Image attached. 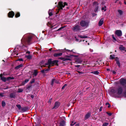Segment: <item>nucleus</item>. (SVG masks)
<instances>
[{
  "instance_id": "nucleus-16",
  "label": "nucleus",
  "mask_w": 126,
  "mask_h": 126,
  "mask_svg": "<svg viewBox=\"0 0 126 126\" xmlns=\"http://www.w3.org/2000/svg\"><path fill=\"white\" fill-rule=\"evenodd\" d=\"M9 96L11 98H15L16 97V94L15 92L11 93L10 94Z\"/></svg>"
},
{
  "instance_id": "nucleus-30",
  "label": "nucleus",
  "mask_w": 126,
  "mask_h": 126,
  "mask_svg": "<svg viewBox=\"0 0 126 126\" xmlns=\"http://www.w3.org/2000/svg\"><path fill=\"white\" fill-rule=\"evenodd\" d=\"M91 73L94 74L98 75L99 74V72L97 71H95L92 72Z\"/></svg>"
},
{
  "instance_id": "nucleus-42",
  "label": "nucleus",
  "mask_w": 126,
  "mask_h": 126,
  "mask_svg": "<svg viewBox=\"0 0 126 126\" xmlns=\"http://www.w3.org/2000/svg\"><path fill=\"white\" fill-rule=\"evenodd\" d=\"M52 100V98H49L48 101V103L50 104V105L51 103V100Z\"/></svg>"
},
{
  "instance_id": "nucleus-26",
  "label": "nucleus",
  "mask_w": 126,
  "mask_h": 126,
  "mask_svg": "<svg viewBox=\"0 0 126 126\" xmlns=\"http://www.w3.org/2000/svg\"><path fill=\"white\" fill-rule=\"evenodd\" d=\"M20 16V14L19 12H17L16 13L15 16L16 18H17Z\"/></svg>"
},
{
  "instance_id": "nucleus-8",
  "label": "nucleus",
  "mask_w": 126,
  "mask_h": 126,
  "mask_svg": "<svg viewBox=\"0 0 126 126\" xmlns=\"http://www.w3.org/2000/svg\"><path fill=\"white\" fill-rule=\"evenodd\" d=\"M60 105V102L58 101L56 102L55 103L54 106L52 108V109H53L58 108L59 107Z\"/></svg>"
},
{
  "instance_id": "nucleus-50",
  "label": "nucleus",
  "mask_w": 126,
  "mask_h": 126,
  "mask_svg": "<svg viewBox=\"0 0 126 126\" xmlns=\"http://www.w3.org/2000/svg\"><path fill=\"white\" fill-rule=\"evenodd\" d=\"M71 123H72L70 124V126H73L76 124V123L75 122L74 124H73L74 123L73 121H72Z\"/></svg>"
},
{
  "instance_id": "nucleus-35",
  "label": "nucleus",
  "mask_w": 126,
  "mask_h": 126,
  "mask_svg": "<svg viewBox=\"0 0 126 126\" xmlns=\"http://www.w3.org/2000/svg\"><path fill=\"white\" fill-rule=\"evenodd\" d=\"M16 107L18 108L19 110H21V105H16Z\"/></svg>"
},
{
  "instance_id": "nucleus-10",
  "label": "nucleus",
  "mask_w": 126,
  "mask_h": 126,
  "mask_svg": "<svg viewBox=\"0 0 126 126\" xmlns=\"http://www.w3.org/2000/svg\"><path fill=\"white\" fill-rule=\"evenodd\" d=\"M15 15V13L12 11H10L8 13V16L9 18H13Z\"/></svg>"
},
{
  "instance_id": "nucleus-48",
  "label": "nucleus",
  "mask_w": 126,
  "mask_h": 126,
  "mask_svg": "<svg viewBox=\"0 0 126 126\" xmlns=\"http://www.w3.org/2000/svg\"><path fill=\"white\" fill-rule=\"evenodd\" d=\"M106 113L108 114L109 116H110L112 115V113H109L108 112H106Z\"/></svg>"
},
{
  "instance_id": "nucleus-23",
  "label": "nucleus",
  "mask_w": 126,
  "mask_h": 126,
  "mask_svg": "<svg viewBox=\"0 0 126 126\" xmlns=\"http://www.w3.org/2000/svg\"><path fill=\"white\" fill-rule=\"evenodd\" d=\"M49 15V16H51L53 15L52 13V10L49 9L48 12Z\"/></svg>"
},
{
  "instance_id": "nucleus-38",
  "label": "nucleus",
  "mask_w": 126,
  "mask_h": 126,
  "mask_svg": "<svg viewBox=\"0 0 126 126\" xmlns=\"http://www.w3.org/2000/svg\"><path fill=\"white\" fill-rule=\"evenodd\" d=\"M47 63H45V65H48V68H47L48 69H49V70L50 69V67L51 66H52V65L51 64H47V65H46V64Z\"/></svg>"
},
{
  "instance_id": "nucleus-9",
  "label": "nucleus",
  "mask_w": 126,
  "mask_h": 126,
  "mask_svg": "<svg viewBox=\"0 0 126 126\" xmlns=\"http://www.w3.org/2000/svg\"><path fill=\"white\" fill-rule=\"evenodd\" d=\"M115 33L118 37L121 36L122 35V32L121 30H116Z\"/></svg>"
},
{
  "instance_id": "nucleus-53",
  "label": "nucleus",
  "mask_w": 126,
  "mask_h": 126,
  "mask_svg": "<svg viewBox=\"0 0 126 126\" xmlns=\"http://www.w3.org/2000/svg\"><path fill=\"white\" fill-rule=\"evenodd\" d=\"M112 37L113 39L115 41H116V39L114 37V36L113 35H112Z\"/></svg>"
},
{
  "instance_id": "nucleus-6",
  "label": "nucleus",
  "mask_w": 126,
  "mask_h": 126,
  "mask_svg": "<svg viewBox=\"0 0 126 126\" xmlns=\"http://www.w3.org/2000/svg\"><path fill=\"white\" fill-rule=\"evenodd\" d=\"M73 30L74 32H79L81 30V28L79 26L76 25L73 27Z\"/></svg>"
},
{
  "instance_id": "nucleus-56",
  "label": "nucleus",
  "mask_w": 126,
  "mask_h": 126,
  "mask_svg": "<svg viewBox=\"0 0 126 126\" xmlns=\"http://www.w3.org/2000/svg\"><path fill=\"white\" fill-rule=\"evenodd\" d=\"M82 94V92L81 91H80L78 94L79 95Z\"/></svg>"
},
{
  "instance_id": "nucleus-55",
  "label": "nucleus",
  "mask_w": 126,
  "mask_h": 126,
  "mask_svg": "<svg viewBox=\"0 0 126 126\" xmlns=\"http://www.w3.org/2000/svg\"><path fill=\"white\" fill-rule=\"evenodd\" d=\"M116 59H115V60L116 61V62L118 61H119V59L117 57H116Z\"/></svg>"
},
{
  "instance_id": "nucleus-51",
  "label": "nucleus",
  "mask_w": 126,
  "mask_h": 126,
  "mask_svg": "<svg viewBox=\"0 0 126 126\" xmlns=\"http://www.w3.org/2000/svg\"><path fill=\"white\" fill-rule=\"evenodd\" d=\"M64 27H62L60 28H59V29H58L57 30V31H59L61 30L62 29H63L64 28Z\"/></svg>"
},
{
  "instance_id": "nucleus-43",
  "label": "nucleus",
  "mask_w": 126,
  "mask_h": 126,
  "mask_svg": "<svg viewBox=\"0 0 126 126\" xmlns=\"http://www.w3.org/2000/svg\"><path fill=\"white\" fill-rule=\"evenodd\" d=\"M106 105H108V108H110L111 106L110 105V104L109 103V102L106 103Z\"/></svg>"
},
{
  "instance_id": "nucleus-62",
  "label": "nucleus",
  "mask_w": 126,
  "mask_h": 126,
  "mask_svg": "<svg viewBox=\"0 0 126 126\" xmlns=\"http://www.w3.org/2000/svg\"><path fill=\"white\" fill-rule=\"evenodd\" d=\"M49 69H48L47 68L46 69H45V72H46V71H49Z\"/></svg>"
},
{
  "instance_id": "nucleus-22",
  "label": "nucleus",
  "mask_w": 126,
  "mask_h": 126,
  "mask_svg": "<svg viewBox=\"0 0 126 126\" xmlns=\"http://www.w3.org/2000/svg\"><path fill=\"white\" fill-rule=\"evenodd\" d=\"M111 92L113 94V95L114 97H115V96L114 95H117V94H115L116 92V90L114 89H112L111 91Z\"/></svg>"
},
{
  "instance_id": "nucleus-45",
  "label": "nucleus",
  "mask_w": 126,
  "mask_h": 126,
  "mask_svg": "<svg viewBox=\"0 0 126 126\" xmlns=\"http://www.w3.org/2000/svg\"><path fill=\"white\" fill-rule=\"evenodd\" d=\"M109 123H105L103 124L102 126H107V125H108Z\"/></svg>"
},
{
  "instance_id": "nucleus-14",
  "label": "nucleus",
  "mask_w": 126,
  "mask_h": 126,
  "mask_svg": "<svg viewBox=\"0 0 126 126\" xmlns=\"http://www.w3.org/2000/svg\"><path fill=\"white\" fill-rule=\"evenodd\" d=\"M3 74H0V77L1 79L4 82H5L7 81V78L5 77H3Z\"/></svg>"
},
{
  "instance_id": "nucleus-57",
  "label": "nucleus",
  "mask_w": 126,
  "mask_h": 126,
  "mask_svg": "<svg viewBox=\"0 0 126 126\" xmlns=\"http://www.w3.org/2000/svg\"><path fill=\"white\" fill-rule=\"evenodd\" d=\"M17 61H23V60L22 58H20L17 60Z\"/></svg>"
},
{
  "instance_id": "nucleus-7",
  "label": "nucleus",
  "mask_w": 126,
  "mask_h": 126,
  "mask_svg": "<svg viewBox=\"0 0 126 126\" xmlns=\"http://www.w3.org/2000/svg\"><path fill=\"white\" fill-rule=\"evenodd\" d=\"M120 82L122 86H124L126 84V80L125 79L122 78L120 80Z\"/></svg>"
},
{
  "instance_id": "nucleus-64",
  "label": "nucleus",
  "mask_w": 126,
  "mask_h": 126,
  "mask_svg": "<svg viewBox=\"0 0 126 126\" xmlns=\"http://www.w3.org/2000/svg\"><path fill=\"white\" fill-rule=\"evenodd\" d=\"M34 96L33 95H31V97L32 99L34 98Z\"/></svg>"
},
{
  "instance_id": "nucleus-12",
  "label": "nucleus",
  "mask_w": 126,
  "mask_h": 126,
  "mask_svg": "<svg viewBox=\"0 0 126 126\" xmlns=\"http://www.w3.org/2000/svg\"><path fill=\"white\" fill-rule=\"evenodd\" d=\"M73 49L72 50H70L68 49H66L65 48H64V49L62 50L60 52H72L74 53H76V52H74L73 51Z\"/></svg>"
},
{
  "instance_id": "nucleus-63",
  "label": "nucleus",
  "mask_w": 126,
  "mask_h": 126,
  "mask_svg": "<svg viewBox=\"0 0 126 126\" xmlns=\"http://www.w3.org/2000/svg\"><path fill=\"white\" fill-rule=\"evenodd\" d=\"M112 73L113 74H115L116 73V71H113L112 72Z\"/></svg>"
},
{
  "instance_id": "nucleus-1",
  "label": "nucleus",
  "mask_w": 126,
  "mask_h": 126,
  "mask_svg": "<svg viewBox=\"0 0 126 126\" xmlns=\"http://www.w3.org/2000/svg\"><path fill=\"white\" fill-rule=\"evenodd\" d=\"M67 4L66 2H64L63 3L62 1H59L58 3V10H57L56 14H58L60 11H61L63 9V8H64L66 5H67Z\"/></svg>"
},
{
  "instance_id": "nucleus-31",
  "label": "nucleus",
  "mask_w": 126,
  "mask_h": 126,
  "mask_svg": "<svg viewBox=\"0 0 126 126\" xmlns=\"http://www.w3.org/2000/svg\"><path fill=\"white\" fill-rule=\"evenodd\" d=\"M76 62L78 63H79L82 62V61L79 59H77L76 60Z\"/></svg>"
},
{
  "instance_id": "nucleus-39",
  "label": "nucleus",
  "mask_w": 126,
  "mask_h": 126,
  "mask_svg": "<svg viewBox=\"0 0 126 126\" xmlns=\"http://www.w3.org/2000/svg\"><path fill=\"white\" fill-rule=\"evenodd\" d=\"M116 63L117 64L118 66L119 67H120L121 65H120V62L119 61L117 62H116Z\"/></svg>"
},
{
  "instance_id": "nucleus-59",
  "label": "nucleus",
  "mask_w": 126,
  "mask_h": 126,
  "mask_svg": "<svg viewBox=\"0 0 126 126\" xmlns=\"http://www.w3.org/2000/svg\"><path fill=\"white\" fill-rule=\"evenodd\" d=\"M97 15V14H95V13H93L92 14V16L93 17H94V16H95Z\"/></svg>"
},
{
  "instance_id": "nucleus-40",
  "label": "nucleus",
  "mask_w": 126,
  "mask_h": 126,
  "mask_svg": "<svg viewBox=\"0 0 126 126\" xmlns=\"http://www.w3.org/2000/svg\"><path fill=\"white\" fill-rule=\"evenodd\" d=\"M118 12L119 13L120 15H121L123 13L122 11L121 10H118Z\"/></svg>"
},
{
  "instance_id": "nucleus-60",
  "label": "nucleus",
  "mask_w": 126,
  "mask_h": 126,
  "mask_svg": "<svg viewBox=\"0 0 126 126\" xmlns=\"http://www.w3.org/2000/svg\"><path fill=\"white\" fill-rule=\"evenodd\" d=\"M63 57H60L58 58V59H61V60H62L63 61Z\"/></svg>"
},
{
  "instance_id": "nucleus-36",
  "label": "nucleus",
  "mask_w": 126,
  "mask_h": 126,
  "mask_svg": "<svg viewBox=\"0 0 126 126\" xmlns=\"http://www.w3.org/2000/svg\"><path fill=\"white\" fill-rule=\"evenodd\" d=\"M26 57L28 59H30L32 58V56L31 55H29L28 56H26Z\"/></svg>"
},
{
  "instance_id": "nucleus-25",
  "label": "nucleus",
  "mask_w": 126,
  "mask_h": 126,
  "mask_svg": "<svg viewBox=\"0 0 126 126\" xmlns=\"http://www.w3.org/2000/svg\"><path fill=\"white\" fill-rule=\"evenodd\" d=\"M119 49L121 50H125V48L122 45H121L119 47Z\"/></svg>"
},
{
  "instance_id": "nucleus-13",
  "label": "nucleus",
  "mask_w": 126,
  "mask_h": 126,
  "mask_svg": "<svg viewBox=\"0 0 126 126\" xmlns=\"http://www.w3.org/2000/svg\"><path fill=\"white\" fill-rule=\"evenodd\" d=\"M28 110V108L27 107H24L22 108L21 110L22 112H24L27 111Z\"/></svg>"
},
{
  "instance_id": "nucleus-19",
  "label": "nucleus",
  "mask_w": 126,
  "mask_h": 126,
  "mask_svg": "<svg viewBox=\"0 0 126 126\" xmlns=\"http://www.w3.org/2000/svg\"><path fill=\"white\" fill-rule=\"evenodd\" d=\"M62 53H55L54 54L53 56L54 57H57L59 56H61L62 55Z\"/></svg>"
},
{
  "instance_id": "nucleus-61",
  "label": "nucleus",
  "mask_w": 126,
  "mask_h": 126,
  "mask_svg": "<svg viewBox=\"0 0 126 126\" xmlns=\"http://www.w3.org/2000/svg\"><path fill=\"white\" fill-rule=\"evenodd\" d=\"M78 36L81 38H83V36H82L81 35H79Z\"/></svg>"
},
{
  "instance_id": "nucleus-24",
  "label": "nucleus",
  "mask_w": 126,
  "mask_h": 126,
  "mask_svg": "<svg viewBox=\"0 0 126 126\" xmlns=\"http://www.w3.org/2000/svg\"><path fill=\"white\" fill-rule=\"evenodd\" d=\"M38 73V72L37 70H34L33 72V75L36 76L37 75Z\"/></svg>"
},
{
  "instance_id": "nucleus-46",
  "label": "nucleus",
  "mask_w": 126,
  "mask_h": 126,
  "mask_svg": "<svg viewBox=\"0 0 126 126\" xmlns=\"http://www.w3.org/2000/svg\"><path fill=\"white\" fill-rule=\"evenodd\" d=\"M41 72L43 74H45L46 73V72H45V69H43L42 70H41Z\"/></svg>"
},
{
  "instance_id": "nucleus-27",
  "label": "nucleus",
  "mask_w": 126,
  "mask_h": 126,
  "mask_svg": "<svg viewBox=\"0 0 126 126\" xmlns=\"http://www.w3.org/2000/svg\"><path fill=\"white\" fill-rule=\"evenodd\" d=\"M14 78L13 77H9L7 78V81H9L11 79H14Z\"/></svg>"
},
{
  "instance_id": "nucleus-4",
  "label": "nucleus",
  "mask_w": 126,
  "mask_h": 126,
  "mask_svg": "<svg viewBox=\"0 0 126 126\" xmlns=\"http://www.w3.org/2000/svg\"><path fill=\"white\" fill-rule=\"evenodd\" d=\"M89 23L85 20H82L80 22V25L82 27L86 28L89 26Z\"/></svg>"
},
{
  "instance_id": "nucleus-52",
  "label": "nucleus",
  "mask_w": 126,
  "mask_h": 126,
  "mask_svg": "<svg viewBox=\"0 0 126 126\" xmlns=\"http://www.w3.org/2000/svg\"><path fill=\"white\" fill-rule=\"evenodd\" d=\"M77 72L80 75H81L84 73L83 72H80L79 71H78Z\"/></svg>"
},
{
  "instance_id": "nucleus-29",
  "label": "nucleus",
  "mask_w": 126,
  "mask_h": 126,
  "mask_svg": "<svg viewBox=\"0 0 126 126\" xmlns=\"http://www.w3.org/2000/svg\"><path fill=\"white\" fill-rule=\"evenodd\" d=\"M32 85L31 84H30L29 86H27L26 87V89L29 90V91H30V88H31L32 87Z\"/></svg>"
},
{
  "instance_id": "nucleus-21",
  "label": "nucleus",
  "mask_w": 126,
  "mask_h": 126,
  "mask_svg": "<svg viewBox=\"0 0 126 126\" xmlns=\"http://www.w3.org/2000/svg\"><path fill=\"white\" fill-rule=\"evenodd\" d=\"M29 79H26L24 80V81L22 82L21 84L22 85H24L26 83L28 82L29 81Z\"/></svg>"
},
{
  "instance_id": "nucleus-49",
  "label": "nucleus",
  "mask_w": 126,
  "mask_h": 126,
  "mask_svg": "<svg viewBox=\"0 0 126 126\" xmlns=\"http://www.w3.org/2000/svg\"><path fill=\"white\" fill-rule=\"evenodd\" d=\"M55 79H53L52 81H51V85H52L53 84V83H54V81H55Z\"/></svg>"
},
{
  "instance_id": "nucleus-34",
  "label": "nucleus",
  "mask_w": 126,
  "mask_h": 126,
  "mask_svg": "<svg viewBox=\"0 0 126 126\" xmlns=\"http://www.w3.org/2000/svg\"><path fill=\"white\" fill-rule=\"evenodd\" d=\"M106 6H105L104 7H102L101 8V10L102 11H106Z\"/></svg>"
},
{
  "instance_id": "nucleus-17",
  "label": "nucleus",
  "mask_w": 126,
  "mask_h": 126,
  "mask_svg": "<svg viewBox=\"0 0 126 126\" xmlns=\"http://www.w3.org/2000/svg\"><path fill=\"white\" fill-rule=\"evenodd\" d=\"M91 112H88L87 113L85 116L84 119L85 120L89 118L91 115Z\"/></svg>"
},
{
  "instance_id": "nucleus-28",
  "label": "nucleus",
  "mask_w": 126,
  "mask_h": 126,
  "mask_svg": "<svg viewBox=\"0 0 126 126\" xmlns=\"http://www.w3.org/2000/svg\"><path fill=\"white\" fill-rule=\"evenodd\" d=\"M71 59L70 58H63V61H71Z\"/></svg>"
},
{
  "instance_id": "nucleus-44",
  "label": "nucleus",
  "mask_w": 126,
  "mask_h": 126,
  "mask_svg": "<svg viewBox=\"0 0 126 126\" xmlns=\"http://www.w3.org/2000/svg\"><path fill=\"white\" fill-rule=\"evenodd\" d=\"M123 96L125 97H126V90H125L123 94Z\"/></svg>"
},
{
  "instance_id": "nucleus-41",
  "label": "nucleus",
  "mask_w": 126,
  "mask_h": 126,
  "mask_svg": "<svg viewBox=\"0 0 126 126\" xmlns=\"http://www.w3.org/2000/svg\"><path fill=\"white\" fill-rule=\"evenodd\" d=\"M23 90L19 88L18 90V92L19 93H21L23 92Z\"/></svg>"
},
{
  "instance_id": "nucleus-32",
  "label": "nucleus",
  "mask_w": 126,
  "mask_h": 126,
  "mask_svg": "<svg viewBox=\"0 0 126 126\" xmlns=\"http://www.w3.org/2000/svg\"><path fill=\"white\" fill-rule=\"evenodd\" d=\"M115 55H111L110 56V59H114L115 58L114 57L115 56Z\"/></svg>"
},
{
  "instance_id": "nucleus-15",
  "label": "nucleus",
  "mask_w": 126,
  "mask_h": 126,
  "mask_svg": "<svg viewBox=\"0 0 126 126\" xmlns=\"http://www.w3.org/2000/svg\"><path fill=\"white\" fill-rule=\"evenodd\" d=\"M104 18H102L99 21L98 24L99 26H101L103 24L104 22Z\"/></svg>"
},
{
  "instance_id": "nucleus-47",
  "label": "nucleus",
  "mask_w": 126,
  "mask_h": 126,
  "mask_svg": "<svg viewBox=\"0 0 126 126\" xmlns=\"http://www.w3.org/2000/svg\"><path fill=\"white\" fill-rule=\"evenodd\" d=\"M67 84H64L63 86L62 87V89H63L65 87H66V86H67Z\"/></svg>"
},
{
  "instance_id": "nucleus-18",
  "label": "nucleus",
  "mask_w": 126,
  "mask_h": 126,
  "mask_svg": "<svg viewBox=\"0 0 126 126\" xmlns=\"http://www.w3.org/2000/svg\"><path fill=\"white\" fill-rule=\"evenodd\" d=\"M66 123V121L64 120L62 121L60 123V126H64L65 125Z\"/></svg>"
},
{
  "instance_id": "nucleus-33",
  "label": "nucleus",
  "mask_w": 126,
  "mask_h": 126,
  "mask_svg": "<svg viewBox=\"0 0 126 126\" xmlns=\"http://www.w3.org/2000/svg\"><path fill=\"white\" fill-rule=\"evenodd\" d=\"M6 106V103L3 100L2 102V106L4 107Z\"/></svg>"
},
{
  "instance_id": "nucleus-54",
  "label": "nucleus",
  "mask_w": 126,
  "mask_h": 126,
  "mask_svg": "<svg viewBox=\"0 0 126 126\" xmlns=\"http://www.w3.org/2000/svg\"><path fill=\"white\" fill-rule=\"evenodd\" d=\"M0 96L1 97H3L4 96V95H3V93H0Z\"/></svg>"
},
{
  "instance_id": "nucleus-11",
  "label": "nucleus",
  "mask_w": 126,
  "mask_h": 126,
  "mask_svg": "<svg viewBox=\"0 0 126 126\" xmlns=\"http://www.w3.org/2000/svg\"><path fill=\"white\" fill-rule=\"evenodd\" d=\"M93 4L94 5L96 4L95 7V9L94 10V11L95 12H96L98 10L99 8V6H98V3L96 1H94V2Z\"/></svg>"
},
{
  "instance_id": "nucleus-20",
  "label": "nucleus",
  "mask_w": 126,
  "mask_h": 126,
  "mask_svg": "<svg viewBox=\"0 0 126 126\" xmlns=\"http://www.w3.org/2000/svg\"><path fill=\"white\" fill-rule=\"evenodd\" d=\"M23 66V64H21L15 67V70H18L20 67Z\"/></svg>"
},
{
  "instance_id": "nucleus-2",
  "label": "nucleus",
  "mask_w": 126,
  "mask_h": 126,
  "mask_svg": "<svg viewBox=\"0 0 126 126\" xmlns=\"http://www.w3.org/2000/svg\"><path fill=\"white\" fill-rule=\"evenodd\" d=\"M58 62L59 61L58 60H54L52 61V59L50 58L48 60L47 63L46 64H51L52 66H53L54 65L58 66Z\"/></svg>"
},
{
  "instance_id": "nucleus-37",
  "label": "nucleus",
  "mask_w": 126,
  "mask_h": 126,
  "mask_svg": "<svg viewBox=\"0 0 126 126\" xmlns=\"http://www.w3.org/2000/svg\"><path fill=\"white\" fill-rule=\"evenodd\" d=\"M35 80L34 79H33L32 80L30 81V83L31 84H32L35 82Z\"/></svg>"
},
{
  "instance_id": "nucleus-5",
  "label": "nucleus",
  "mask_w": 126,
  "mask_h": 126,
  "mask_svg": "<svg viewBox=\"0 0 126 126\" xmlns=\"http://www.w3.org/2000/svg\"><path fill=\"white\" fill-rule=\"evenodd\" d=\"M32 37V36H28L26 39H24V41L25 44L27 43L28 45H30V42L31 41Z\"/></svg>"
},
{
  "instance_id": "nucleus-58",
  "label": "nucleus",
  "mask_w": 126,
  "mask_h": 126,
  "mask_svg": "<svg viewBox=\"0 0 126 126\" xmlns=\"http://www.w3.org/2000/svg\"><path fill=\"white\" fill-rule=\"evenodd\" d=\"M102 108H103V107L102 106H101L100 107L99 110V111H102Z\"/></svg>"
},
{
  "instance_id": "nucleus-3",
  "label": "nucleus",
  "mask_w": 126,
  "mask_h": 126,
  "mask_svg": "<svg viewBox=\"0 0 126 126\" xmlns=\"http://www.w3.org/2000/svg\"><path fill=\"white\" fill-rule=\"evenodd\" d=\"M123 88L121 87H120L117 89V95H114L115 97V98L120 97V95L123 92Z\"/></svg>"
}]
</instances>
